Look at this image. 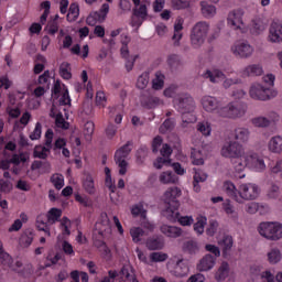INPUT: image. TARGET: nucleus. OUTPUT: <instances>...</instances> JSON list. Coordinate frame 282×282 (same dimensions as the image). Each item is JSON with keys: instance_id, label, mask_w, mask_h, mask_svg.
I'll return each instance as SVG.
<instances>
[{"instance_id": "nucleus-17", "label": "nucleus", "mask_w": 282, "mask_h": 282, "mask_svg": "<svg viewBox=\"0 0 282 282\" xmlns=\"http://www.w3.org/2000/svg\"><path fill=\"white\" fill-rule=\"evenodd\" d=\"M271 43H282V23L273 21L269 29Z\"/></svg>"}, {"instance_id": "nucleus-23", "label": "nucleus", "mask_w": 282, "mask_h": 282, "mask_svg": "<svg viewBox=\"0 0 282 282\" xmlns=\"http://www.w3.org/2000/svg\"><path fill=\"white\" fill-rule=\"evenodd\" d=\"M269 151L271 153H276L278 155L282 152V137L275 135L270 139L268 144Z\"/></svg>"}, {"instance_id": "nucleus-47", "label": "nucleus", "mask_w": 282, "mask_h": 282, "mask_svg": "<svg viewBox=\"0 0 282 282\" xmlns=\"http://www.w3.org/2000/svg\"><path fill=\"white\" fill-rule=\"evenodd\" d=\"M192 164L194 166H202L204 164V158H202V152L193 150L191 154Z\"/></svg>"}, {"instance_id": "nucleus-29", "label": "nucleus", "mask_w": 282, "mask_h": 282, "mask_svg": "<svg viewBox=\"0 0 282 282\" xmlns=\"http://www.w3.org/2000/svg\"><path fill=\"white\" fill-rule=\"evenodd\" d=\"M206 224H208V218H206V216H198L196 218V223L194 224V231L197 235H204V229L206 228Z\"/></svg>"}, {"instance_id": "nucleus-2", "label": "nucleus", "mask_w": 282, "mask_h": 282, "mask_svg": "<svg viewBox=\"0 0 282 282\" xmlns=\"http://www.w3.org/2000/svg\"><path fill=\"white\" fill-rule=\"evenodd\" d=\"M224 189L228 197H231L238 204H241L243 199H257L259 197V186L252 183L242 184L237 189L235 183L227 181L224 183Z\"/></svg>"}, {"instance_id": "nucleus-25", "label": "nucleus", "mask_w": 282, "mask_h": 282, "mask_svg": "<svg viewBox=\"0 0 282 282\" xmlns=\"http://www.w3.org/2000/svg\"><path fill=\"white\" fill-rule=\"evenodd\" d=\"M119 276H121V279L124 276L127 281L140 282L138 281V279H135V273H133V268L130 267V264H124L121 268L119 272Z\"/></svg>"}, {"instance_id": "nucleus-35", "label": "nucleus", "mask_w": 282, "mask_h": 282, "mask_svg": "<svg viewBox=\"0 0 282 282\" xmlns=\"http://www.w3.org/2000/svg\"><path fill=\"white\" fill-rule=\"evenodd\" d=\"M196 129L199 133H202V135H205V138H208V135H210L213 132V127L208 121L198 122Z\"/></svg>"}, {"instance_id": "nucleus-62", "label": "nucleus", "mask_w": 282, "mask_h": 282, "mask_svg": "<svg viewBox=\"0 0 282 282\" xmlns=\"http://www.w3.org/2000/svg\"><path fill=\"white\" fill-rule=\"evenodd\" d=\"M59 105H72V98H69V90L65 89L62 97L59 98Z\"/></svg>"}, {"instance_id": "nucleus-8", "label": "nucleus", "mask_w": 282, "mask_h": 282, "mask_svg": "<svg viewBox=\"0 0 282 282\" xmlns=\"http://www.w3.org/2000/svg\"><path fill=\"white\" fill-rule=\"evenodd\" d=\"M249 95L253 100H270V98H275L276 91L261 84H253L250 87Z\"/></svg>"}, {"instance_id": "nucleus-22", "label": "nucleus", "mask_w": 282, "mask_h": 282, "mask_svg": "<svg viewBox=\"0 0 282 282\" xmlns=\"http://www.w3.org/2000/svg\"><path fill=\"white\" fill-rule=\"evenodd\" d=\"M188 272H189L188 262L184 259L178 260L174 269L175 276H178V278L188 276Z\"/></svg>"}, {"instance_id": "nucleus-64", "label": "nucleus", "mask_w": 282, "mask_h": 282, "mask_svg": "<svg viewBox=\"0 0 282 282\" xmlns=\"http://www.w3.org/2000/svg\"><path fill=\"white\" fill-rule=\"evenodd\" d=\"M204 281H206V276H204V274L202 273H196L187 280V282H204Z\"/></svg>"}, {"instance_id": "nucleus-13", "label": "nucleus", "mask_w": 282, "mask_h": 282, "mask_svg": "<svg viewBox=\"0 0 282 282\" xmlns=\"http://www.w3.org/2000/svg\"><path fill=\"white\" fill-rule=\"evenodd\" d=\"M173 153V149L167 143L163 144L161 149V155L154 161V166L156 169H162V166H171V155Z\"/></svg>"}, {"instance_id": "nucleus-38", "label": "nucleus", "mask_w": 282, "mask_h": 282, "mask_svg": "<svg viewBox=\"0 0 282 282\" xmlns=\"http://www.w3.org/2000/svg\"><path fill=\"white\" fill-rule=\"evenodd\" d=\"M78 14H80V9L78 8V4L72 3L69 6L66 19L67 21H76V19H78Z\"/></svg>"}, {"instance_id": "nucleus-4", "label": "nucleus", "mask_w": 282, "mask_h": 282, "mask_svg": "<svg viewBox=\"0 0 282 282\" xmlns=\"http://www.w3.org/2000/svg\"><path fill=\"white\" fill-rule=\"evenodd\" d=\"M258 232L269 241H279V239H282V224L273 221L261 223L258 227Z\"/></svg>"}, {"instance_id": "nucleus-5", "label": "nucleus", "mask_w": 282, "mask_h": 282, "mask_svg": "<svg viewBox=\"0 0 282 282\" xmlns=\"http://www.w3.org/2000/svg\"><path fill=\"white\" fill-rule=\"evenodd\" d=\"M208 30H210V24L204 21L197 22L193 26L191 32V43L194 50H199L202 44L205 43L206 37L208 36Z\"/></svg>"}, {"instance_id": "nucleus-37", "label": "nucleus", "mask_w": 282, "mask_h": 282, "mask_svg": "<svg viewBox=\"0 0 282 282\" xmlns=\"http://www.w3.org/2000/svg\"><path fill=\"white\" fill-rule=\"evenodd\" d=\"M61 215H63V210L58 208H51L46 215L48 224H56V221L61 219Z\"/></svg>"}, {"instance_id": "nucleus-45", "label": "nucleus", "mask_w": 282, "mask_h": 282, "mask_svg": "<svg viewBox=\"0 0 282 282\" xmlns=\"http://www.w3.org/2000/svg\"><path fill=\"white\" fill-rule=\"evenodd\" d=\"M96 19H98V21H100V23H102V21H105V19H107V14H109V4L104 3L101 9L97 12L94 13Z\"/></svg>"}, {"instance_id": "nucleus-46", "label": "nucleus", "mask_w": 282, "mask_h": 282, "mask_svg": "<svg viewBox=\"0 0 282 282\" xmlns=\"http://www.w3.org/2000/svg\"><path fill=\"white\" fill-rule=\"evenodd\" d=\"M160 105V98L150 96L147 99H143V107L147 109H155Z\"/></svg>"}, {"instance_id": "nucleus-55", "label": "nucleus", "mask_w": 282, "mask_h": 282, "mask_svg": "<svg viewBox=\"0 0 282 282\" xmlns=\"http://www.w3.org/2000/svg\"><path fill=\"white\" fill-rule=\"evenodd\" d=\"M36 228L39 230H42L43 232H46V235L50 237L52 234L50 232V227H47V223L43 220L42 216H39L36 219Z\"/></svg>"}, {"instance_id": "nucleus-44", "label": "nucleus", "mask_w": 282, "mask_h": 282, "mask_svg": "<svg viewBox=\"0 0 282 282\" xmlns=\"http://www.w3.org/2000/svg\"><path fill=\"white\" fill-rule=\"evenodd\" d=\"M223 209L225 210L228 217L237 218V212L235 210V206L230 203V200H226L223 203Z\"/></svg>"}, {"instance_id": "nucleus-26", "label": "nucleus", "mask_w": 282, "mask_h": 282, "mask_svg": "<svg viewBox=\"0 0 282 282\" xmlns=\"http://www.w3.org/2000/svg\"><path fill=\"white\" fill-rule=\"evenodd\" d=\"M159 180L161 184H177V182L180 181V177H177L175 173L171 171H166L161 173Z\"/></svg>"}, {"instance_id": "nucleus-52", "label": "nucleus", "mask_w": 282, "mask_h": 282, "mask_svg": "<svg viewBox=\"0 0 282 282\" xmlns=\"http://www.w3.org/2000/svg\"><path fill=\"white\" fill-rule=\"evenodd\" d=\"M269 263H279L281 261V251L279 249H272L268 253Z\"/></svg>"}, {"instance_id": "nucleus-14", "label": "nucleus", "mask_w": 282, "mask_h": 282, "mask_svg": "<svg viewBox=\"0 0 282 282\" xmlns=\"http://www.w3.org/2000/svg\"><path fill=\"white\" fill-rule=\"evenodd\" d=\"M231 50L235 56H240V58H248L254 52V48L248 42H238Z\"/></svg>"}, {"instance_id": "nucleus-28", "label": "nucleus", "mask_w": 282, "mask_h": 282, "mask_svg": "<svg viewBox=\"0 0 282 282\" xmlns=\"http://www.w3.org/2000/svg\"><path fill=\"white\" fill-rule=\"evenodd\" d=\"M202 6V14L205 19H213L215 14H217V8L213 4H208L207 2H200Z\"/></svg>"}, {"instance_id": "nucleus-15", "label": "nucleus", "mask_w": 282, "mask_h": 282, "mask_svg": "<svg viewBox=\"0 0 282 282\" xmlns=\"http://www.w3.org/2000/svg\"><path fill=\"white\" fill-rule=\"evenodd\" d=\"M227 22L235 30H241V25H243V9H238L229 12Z\"/></svg>"}, {"instance_id": "nucleus-39", "label": "nucleus", "mask_w": 282, "mask_h": 282, "mask_svg": "<svg viewBox=\"0 0 282 282\" xmlns=\"http://www.w3.org/2000/svg\"><path fill=\"white\" fill-rule=\"evenodd\" d=\"M0 265L12 267V257L8 252L3 251V246H0Z\"/></svg>"}, {"instance_id": "nucleus-18", "label": "nucleus", "mask_w": 282, "mask_h": 282, "mask_svg": "<svg viewBox=\"0 0 282 282\" xmlns=\"http://www.w3.org/2000/svg\"><path fill=\"white\" fill-rule=\"evenodd\" d=\"M216 262L217 259L213 257V254H206L197 264V270H199V272H208V270L215 268Z\"/></svg>"}, {"instance_id": "nucleus-3", "label": "nucleus", "mask_w": 282, "mask_h": 282, "mask_svg": "<svg viewBox=\"0 0 282 282\" xmlns=\"http://www.w3.org/2000/svg\"><path fill=\"white\" fill-rule=\"evenodd\" d=\"M174 107L180 113H182L183 122H195L197 118L193 115L195 111V100L188 94H181L174 98Z\"/></svg>"}, {"instance_id": "nucleus-41", "label": "nucleus", "mask_w": 282, "mask_h": 282, "mask_svg": "<svg viewBox=\"0 0 282 282\" xmlns=\"http://www.w3.org/2000/svg\"><path fill=\"white\" fill-rule=\"evenodd\" d=\"M250 137V131L246 128H237L235 130V138L239 140L240 142L248 141V138Z\"/></svg>"}, {"instance_id": "nucleus-30", "label": "nucleus", "mask_w": 282, "mask_h": 282, "mask_svg": "<svg viewBox=\"0 0 282 282\" xmlns=\"http://www.w3.org/2000/svg\"><path fill=\"white\" fill-rule=\"evenodd\" d=\"M164 74L162 72H156L155 77L152 80V89H155V91H160V89L164 88V80H165Z\"/></svg>"}, {"instance_id": "nucleus-9", "label": "nucleus", "mask_w": 282, "mask_h": 282, "mask_svg": "<svg viewBox=\"0 0 282 282\" xmlns=\"http://www.w3.org/2000/svg\"><path fill=\"white\" fill-rule=\"evenodd\" d=\"M245 164L247 169L256 171V173H263L265 171V161L263 155L257 152H249L245 155Z\"/></svg>"}, {"instance_id": "nucleus-48", "label": "nucleus", "mask_w": 282, "mask_h": 282, "mask_svg": "<svg viewBox=\"0 0 282 282\" xmlns=\"http://www.w3.org/2000/svg\"><path fill=\"white\" fill-rule=\"evenodd\" d=\"M51 182H52V184H54V186L57 191H61V188H63V186H65V180L63 178V175H61V174H54L53 176H51Z\"/></svg>"}, {"instance_id": "nucleus-34", "label": "nucleus", "mask_w": 282, "mask_h": 282, "mask_svg": "<svg viewBox=\"0 0 282 282\" xmlns=\"http://www.w3.org/2000/svg\"><path fill=\"white\" fill-rule=\"evenodd\" d=\"M265 30V23L261 18H256L252 20L251 34H261Z\"/></svg>"}, {"instance_id": "nucleus-20", "label": "nucleus", "mask_w": 282, "mask_h": 282, "mask_svg": "<svg viewBox=\"0 0 282 282\" xmlns=\"http://www.w3.org/2000/svg\"><path fill=\"white\" fill-rule=\"evenodd\" d=\"M182 30H184V21L182 19L176 20L174 24V34L172 41H174V46L180 47V41H182Z\"/></svg>"}, {"instance_id": "nucleus-27", "label": "nucleus", "mask_w": 282, "mask_h": 282, "mask_svg": "<svg viewBox=\"0 0 282 282\" xmlns=\"http://www.w3.org/2000/svg\"><path fill=\"white\" fill-rule=\"evenodd\" d=\"M261 74H263V67L259 64L249 65L242 70V76H261Z\"/></svg>"}, {"instance_id": "nucleus-54", "label": "nucleus", "mask_w": 282, "mask_h": 282, "mask_svg": "<svg viewBox=\"0 0 282 282\" xmlns=\"http://www.w3.org/2000/svg\"><path fill=\"white\" fill-rule=\"evenodd\" d=\"M12 188H14L12 182L0 180V193H4V195H8L9 193H12Z\"/></svg>"}, {"instance_id": "nucleus-11", "label": "nucleus", "mask_w": 282, "mask_h": 282, "mask_svg": "<svg viewBox=\"0 0 282 282\" xmlns=\"http://www.w3.org/2000/svg\"><path fill=\"white\" fill-rule=\"evenodd\" d=\"M243 155V145L237 141H229L225 143L221 148L223 158H231L234 160H239Z\"/></svg>"}, {"instance_id": "nucleus-60", "label": "nucleus", "mask_w": 282, "mask_h": 282, "mask_svg": "<svg viewBox=\"0 0 282 282\" xmlns=\"http://www.w3.org/2000/svg\"><path fill=\"white\" fill-rule=\"evenodd\" d=\"M167 65H170L172 69L180 67V55H170L167 57Z\"/></svg>"}, {"instance_id": "nucleus-31", "label": "nucleus", "mask_w": 282, "mask_h": 282, "mask_svg": "<svg viewBox=\"0 0 282 282\" xmlns=\"http://www.w3.org/2000/svg\"><path fill=\"white\" fill-rule=\"evenodd\" d=\"M232 238L231 236H224L219 241V245L223 247V257H228V251L232 249Z\"/></svg>"}, {"instance_id": "nucleus-58", "label": "nucleus", "mask_w": 282, "mask_h": 282, "mask_svg": "<svg viewBox=\"0 0 282 282\" xmlns=\"http://www.w3.org/2000/svg\"><path fill=\"white\" fill-rule=\"evenodd\" d=\"M106 186L110 191V200L112 204H116V199L113 197V194L116 193V186L113 185V182L111 181V176H106Z\"/></svg>"}, {"instance_id": "nucleus-53", "label": "nucleus", "mask_w": 282, "mask_h": 282, "mask_svg": "<svg viewBox=\"0 0 282 282\" xmlns=\"http://www.w3.org/2000/svg\"><path fill=\"white\" fill-rule=\"evenodd\" d=\"M252 126L253 127H270V120L265 117H256L252 119Z\"/></svg>"}, {"instance_id": "nucleus-7", "label": "nucleus", "mask_w": 282, "mask_h": 282, "mask_svg": "<svg viewBox=\"0 0 282 282\" xmlns=\"http://www.w3.org/2000/svg\"><path fill=\"white\" fill-rule=\"evenodd\" d=\"M133 143L128 141L123 147L119 148L115 153V162L119 166V175H127V166H129V162H127V158H129L131 153V147Z\"/></svg>"}, {"instance_id": "nucleus-6", "label": "nucleus", "mask_w": 282, "mask_h": 282, "mask_svg": "<svg viewBox=\"0 0 282 282\" xmlns=\"http://www.w3.org/2000/svg\"><path fill=\"white\" fill-rule=\"evenodd\" d=\"M203 78H206L207 80H209V83H223V87H225V89H229V87H232V85H239V83H241V79L239 78H227L226 79V74H224V72L219 70V69H207L204 74H203Z\"/></svg>"}, {"instance_id": "nucleus-51", "label": "nucleus", "mask_w": 282, "mask_h": 282, "mask_svg": "<svg viewBox=\"0 0 282 282\" xmlns=\"http://www.w3.org/2000/svg\"><path fill=\"white\" fill-rule=\"evenodd\" d=\"M175 127V121L173 119H166L160 127V133H167V131H173Z\"/></svg>"}, {"instance_id": "nucleus-61", "label": "nucleus", "mask_w": 282, "mask_h": 282, "mask_svg": "<svg viewBox=\"0 0 282 282\" xmlns=\"http://www.w3.org/2000/svg\"><path fill=\"white\" fill-rule=\"evenodd\" d=\"M205 250L207 252H210L212 254H214V257L216 259H217V257H221V251L219 250V247H217L215 245H206Z\"/></svg>"}, {"instance_id": "nucleus-33", "label": "nucleus", "mask_w": 282, "mask_h": 282, "mask_svg": "<svg viewBox=\"0 0 282 282\" xmlns=\"http://www.w3.org/2000/svg\"><path fill=\"white\" fill-rule=\"evenodd\" d=\"M183 251L188 254H197L199 252V246H197V241L187 240L183 243Z\"/></svg>"}, {"instance_id": "nucleus-42", "label": "nucleus", "mask_w": 282, "mask_h": 282, "mask_svg": "<svg viewBox=\"0 0 282 282\" xmlns=\"http://www.w3.org/2000/svg\"><path fill=\"white\" fill-rule=\"evenodd\" d=\"M70 64L67 62H64L59 65V75L64 80L72 79V72H69Z\"/></svg>"}, {"instance_id": "nucleus-36", "label": "nucleus", "mask_w": 282, "mask_h": 282, "mask_svg": "<svg viewBox=\"0 0 282 282\" xmlns=\"http://www.w3.org/2000/svg\"><path fill=\"white\" fill-rule=\"evenodd\" d=\"M269 171L271 175H279L282 180V160L279 159L269 164Z\"/></svg>"}, {"instance_id": "nucleus-57", "label": "nucleus", "mask_w": 282, "mask_h": 282, "mask_svg": "<svg viewBox=\"0 0 282 282\" xmlns=\"http://www.w3.org/2000/svg\"><path fill=\"white\" fill-rule=\"evenodd\" d=\"M217 228H219V223H217V220H209V225L206 229V235L208 237H215V232H217Z\"/></svg>"}, {"instance_id": "nucleus-19", "label": "nucleus", "mask_w": 282, "mask_h": 282, "mask_svg": "<svg viewBox=\"0 0 282 282\" xmlns=\"http://www.w3.org/2000/svg\"><path fill=\"white\" fill-rule=\"evenodd\" d=\"M161 232L171 239H177V237H182V228L176 226L162 225Z\"/></svg>"}, {"instance_id": "nucleus-56", "label": "nucleus", "mask_w": 282, "mask_h": 282, "mask_svg": "<svg viewBox=\"0 0 282 282\" xmlns=\"http://www.w3.org/2000/svg\"><path fill=\"white\" fill-rule=\"evenodd\" d=\"M130 235L132 237V240L134 243H139V241H142V228L140 227H132L130 229Z\"/></svg>"}, {"instance_id": "nucleus-24", "label": "nucleus", "mask_w": 282, "mask_h": 282, "mask_svg": "<svg viewBox=\"0 0 282 282\" xmlns=\"http://www.w3.org/2000/svg\"><path fill=\"white\" fill-rule=\"evenodd\" d=\"M229 274L230 264H228V262H223L215 274V279L216 281H226Z\"/></svg>"}, {"instance_id": "nucleus-49", "label": "nucleus", "mask_w": 282, "mask_h": 282, "mask_svg": "<svg viewBox=\"0 0 282 282\" xmlns=\"http://www.w3.org/2000/svg\"><path fill=\"white\" fill-rule=\"evenodd\" d=\"M55 124L59 129L67 130L69 129V122L65 121V118H63V112H58L55 117Z\"/></svg>"}, {"instance_id": "nucleus-1", "label": "nucleus", "mask_w": 282, "mask_h": 282, "mask_svg": "<svg viewBox=\"0 0 282 282\" xmlns=\"http://www.w3.org/2000/svg\"><path fill=\"white\" fill-rule=\"evenodd\" d=\"M204 111L217 113L219 118H241L246 116V105L239 101H231L227 106L221 105V100L213 96H204L200 100Z\"/></svg>"}, {"instance_id": "nucleus-12", "label": "nucleus", "mask_w": 282, "mask_h": 282, "mask_svg": "<svg viewBox=\"0 0 282 282\" xmlns=\"http://www.w3.org/2000/svg\"><path fill=\"white\" fill-rule=\"evenodd\" d=\"M163 216L169 221H178L181 226H193V216H182L177 209H165L163 210Z\"/></svg>"}, {"instance_id": "nucleus-40", "label": "nucleus", "mask_w": 282, "mask_h": 282, "mask_svg": "<svg viewBox=\"0 0 282 282\" xmlns=\"http://www.w3.org/2000/svg\"><path fill=\"white\" fill-rule=\"evenodd\" d=\"M166 259H169V254L162 251L152 252L150 254V260L152 261V263H164Z\"/></svg>"}, {"instance_id": "nucleus-43", "label": "nucleus", "mask_w": 282, "mask_h": 282, "mask_svg": "<svg viewBox=\"0 0 282 282\" xmlns=\"http://www.w3.org/2000/svg\"><path fill=\"white\" fill-rule=\"evenodd\" d=\"M84 189L89 195H94V193H96V187L94 186V177H91V175L86 176L84 181Z\"/></svg>"}, {"instance_id": "nucleus-21", "label": "nucleus", "mask_w": 282, "mask_h": 282, "mask_svg": "<svg viewBox=\"0 0 282 282\" xmlns=\"http://www.w3.org/2000/svg\"><path fill=\"white\" fill-rule=\"evenodd\" d=\"M145 246L148 250H162L164 248V238L160 236H154L148 238Z\"/></svg>"}, {"instance_id": "nucleus-59", "label": "nucleus", "mask_w": 282, "mask_h": 282, "mask_svg": "<svg viewBox=\"0 0 282 282\" xmlns=\"http://www.w3.org/2000/svg\"><path fill=\"white\" fill-rule=\"evenodd\" d=\"M191 3L186 0H172V7L174 10H186Z\"/></svg>"}, {"instance_id": "nucleus-50", "label": "nucleus", "mask_w": 282, "mask_h": 282, "mask_svg": "<svg viewBox=\"0 0 282 282\" xmlns=\"http://www.w3.org/2000/svg\"><path fill=\"white\" fill-rule=\"evenodd\" d=\"M94 121H87L84 126V135L86 140H91V135H94V129H95Z\"/></svg>"}, {"instance_id": "nucleus-16", "label": "nucleus", "mask_w": 282, "mask_h": 282, "mask_svg": "<svg viewBox=\"0 0 282 282\" xmlns=\"http://www.w3.org/2000/svg\"><path fill=\"white\" fill-rule=\"evenodd\" d=\"M132 3H134V8L132 10L131 26L138 31L142 25V4H140V0H132Z\"/></svg>"}, {"instance_id": "nucleus-63", "label": "nucleus", "mask_w": 282, "mask_h": 282, "mask_svg": "<svg viewBox=\"0 0 282 282\" xmlns=\"http://www.w3.org/2000/svg\"><path fill=\"white\" fill-rule=\"evenodd\" d=\"M43 127L41 126V122H37L35 124L34 131L30 134V140H39V139H41V129Z\"/></svg>"}, {"instance_id": "nucleus-32", "label": "nucleus", "mask_w": 282, "mask_h": 282, "mask_svg": "<svg viewBox=\"0 0 282 282\" xmlns=\"http://www.w3.org/2000/svg\"><path fill=\"white\" fill-rule=\"evenodd\" d=\"M267 197H269V199H281L282 197L281 187L272 183L267 191Z\"/></svg>"}, {"instance_id": "nucleus-10", "label": "nucleus", "mask_w": 282, "mask_h": 282, "mask_svg": "<svg viewBox=\"0 0 282 282\" xmlns=\"http://www.w3.org/2000/svg\"><path fill=\"white\" fill-rule=\"evenodd\" d=\"M178 197H182V189L180 187H169L163 195L164 203L166 205L165 210H178Z\"/></svg>"}]
</instances>
